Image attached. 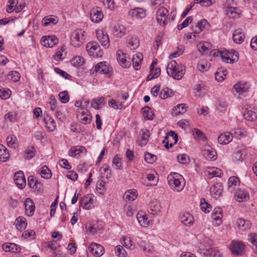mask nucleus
Instances as JSON below:
<instances>
[{"label": "nucleus", "mask_w": 257, "mask_h": 257, "mask_svg": "<svg viewBox=\"0 0 257 257\" xmlns=\"http://www.w3.org/2000/svg\"><path fill=\"white\" fill-rule=\"evenodd\" d=\"M210 67V65L205 59L200 60L197 64V68L201 72L206 71Z\"/></svg>", "instance_id": "41"}, {"label": "nucleus", "mask_w": 257, "mask_h": 257, "mask_svg": "<svg viewBox=\"0 0 257 257\" xmlns=\"http://www.w3.org/2000/svg\"><path fill=\"white\" fill-rule=\"evenodd\" d=\"M116 58L118 62L122 67H126L130 65L129 61L126 60V54L121 50L117 51Z\"/></svg>", "instance_id": "16"}, {"label": "nucleus", "mask_w": 257, "mask_h": 257, "mask_svg": "<svg viewBox=\"0 0 257 257\" xmlns=\"http://www.w3.org/2000/svg\"><path fill=\"white\" fill-rule=\"evenodd\" d=\"M20 78V74L16 71H12L8 75V79L14 82L18 81Z\"/></svg>", "instance_id": "51"}, {"label": "nucleus", "mask_w": 257, "mask_h": 257, "mask_svg": "<svg viewBox=\"0 0 257 257\" xmlns=\"http://www.w3.org/2000/svg\"><path fill=\"white\" fill-rule=\"evenodd\" d=\"M7 144L9 147L15 148L17 146V139L14 135H10L7 138Z\"/></svg>", "instance_id": "50"}, {"label": "nucleus", "mask_w": 257, "mask_h": 257, "mask_svg": "<svg viewBox=\"0 0 257 257\" xmlns=\"http://www.w3.org/2000/svg\"><path fill=\"white\" fill-rule=\"evenodd\" d=\"M65 111L66 109L63 107L58 109L55 113L56 117L62 121L65 120L66 118Z\"/></svg>", "instance_id": "49"}, {"label": "nucleus", "mask_w": 257, "mask_h": 257, "mask_svg": "<svg viewBox=\"0 0 257 257\" xmlns=\"http://www.w3.org/2000/svg\"><path fill=\"white\" fill-rule=\"evenodd\" d=\"M89 248L91 253L97 256H101L104 252L103 246L96 243H91Z\"/></svg>", "instance_id": "12"}, {"label": "nucleus", "mask_w": 257, "mask_h": 257, "mask_svg": "<svg viewBox=\"0 0 257 257\" xmlns=\"http://www.w3.org/2000/svg\"><path fill=\"white\" fill-rule=\"evenodd\" d=\"M10 157L7 149L3 145L0 144V160L6 162Z\"/></svg>", "instance_id": "37"}, {"label": "nucleus", "mask_w": 257, "mask_h": 257, "mask_svg": "<svg viewBox=\"0 0 257 257\" xmlns=\"http://www.w3.org/2000/svg\"><path fill=\"white\" fill-rule=\"evenodd\" d=\"M244 244L240 241H233L230 245V249L233 254L241 255L244 252Z\"/></svg>", "instance_id": "5"}, {"label": "nucleus", "mask_w": 257, "mask_h": 257, "mask_svg": "<svg viewBox=\"0 0 257 257\" xmlns=\"http://www.w3.org/2000/svg\"><path fill=\"white\" fill-rule=\"evenodd\" d=\"M42 22L44 26H47L51 23L56 24L58 22V21L57 19L55 18L45 17L43 19Z\"/></svg>", "instance_id": "54"}, {"label": "nucleus", "mask_w": 257, "mask_h": 257, "mask_svg": "<svg viewBox=\"0 0 257 257\" xmlns=\"http://www.w3.org/2000/svg\"><path fill=\"white\" fill-rule=\"evenodd\" d=\"M168 14V11L164 7H161L158 10L156 14V19L160 25H166V21Z\"/></svg>", "instance_id": "4"}, {"label": "nucleus", "mask_w": 257, "mask_h": 257, "mask_svg": "<svg viewBox=\"0 0 257 257\" xmlns=\"http://www.w3.org/2000/svg\"><path fill=\"white\" fill-rule=\"evenodd\" d=\"M39 173L42 177L45 179H50L52 176L51 170L46 166L40 168Z\"/></svg>", "instance_id": "39"}, {"label": "nucleus", "mask_w": 257, "mask_h": 257, "mask_svg": "<svg viewBox=\"0 0 257 257\" xmlns=\"http://www.w3.org/2000/svg\"><path fill=\"white\" fill-rule=\"evenodd\" d=\"M226 102L223 99H219L216 103V107L220 111H223L227 108Z\"/></svg>", "instance_id": "53"}, {"label": "nucleus", "mask_w": 257, "mask_h": 257, "mask_svg": "<svg viewBox=\"0 0 257 257\" xmlns=\"http://www.w3.org/2000/svg\"><path fill=\"white\" fill-rule=\"evenodd\" d=\"M178 162L182 164H187L189 162V157L186 154L179 155L177 157Z\"/></svg>", "instance_id": "62"}, {"label": "nucleus", "mask_w": 257, "mask_h": 257, "mask_svg": "<svg viewBox=\"0 0 257 257\" xmlns=\"http://www.w3.org/2000/svg\"><path fill=\"white\" fill-rule=\"evenodd\" d=\"M234 88L238 93H243L247 92L249 87L246 84L238 83L234 85Z\"/></svg>", "instance_id": "43"}, {"label": "nucleus", "mask_w": 257, "mask_h": 257, "mask_svg": "<svg viewBox=\"0 0 257 257\" xmlns=\"http://www.w3.org/2000/svg\"><path fill=\"white\" fill-rule=\"evenodd\" d=\"M151 110V108L149 106H145L142 108L144 117L148 120H153L154 118V114Z\"/></svg>", "instance_id": "42"}, {"label": "nucleus", "mask_w": 257, "mask_h": 257, "mask_svg": "<svg viewBox=\"0 0 257 257\" xmlns=\"http://www.w3.org/2000/svg\"><path fill=\"white\" fill-rule=\"evenodd\" d=\"M246 109H248V108L247 107ZM243 117L247 121L255 120L257 119V110L256 111L251 109L247 110L243 113Z\"/></svg>", "instance_id": "26"}, {"label": "nucleus", "mask_w": 257, "mask_h": 257, "mask_svg": "<svg viewBox=\"0 0 257 257\" xmlns=\"http://www.w3.org/2000/svg\"><path fill=\"white\" fill-rule=\"evenodd\" d=\"M198 50L201 53H205L211 49V45L207 42H202L197 45Z\"/></svg>", "instance_id": "38"}, {"label": "nucleus", "mask_w": 257, "mask_h": 257, "mask_svg": "<svg viewBox=\"0 0 257 257\" xmlns=\"http://www.w3.org/2000/svg\"><path fill=\"white\" fill-rule=\"evenodd\" d=\"M180 221L185 225H192L194 222L193 216L189 213H182L180 214Z\"/></svg>", "instance_id": "14"}, {"label": "nucleus", "mask_w": 257, "mask_h": 257, "mask_svg": "<svg viewBox=\"0 0 257 257\" xmlns=\"http://www.w3.org/2000/svg\"><path fill=\"white\" fill-rule=\"evenodd\" d=\"M44 121L46 127L49 131L52 132L55 130L56 128V122L52 117L47 116L44 118Z\"/></svg>", "instance_id": "28"}, {"label": "nucleus", "mask_w": 257, "mask_h": 257, "mask_svg": "<svg viewBox=\"0 0 257 257\" xmlns=\"http://www.w3.org/2000/svg\"><path fill=\"white\" fill-rule=\"evenodd\" d=\"M15 223L17 228L19 230L25 229L27 224L26 219L21 217H19L16 219Z\"/></svg>", "instance_id": "32"}, {"label": "nucleus", "mask_w": 257, "mask_h": 257, "mask_svg": "<svg viewBox=\"0 0 257 257\" xmlns=\"http://www.w3.org/2000/svg\"><path fill=\"white\" fill-rule=\"evenodd\" d=\"M3 249L6 251H12V252H17L18 250L17 245L15 243H10L9 244H4L3 245Z\"/></svg>", "instance_id": "46"}, {"label": "nucleus", "mask_w": 257, "mask_h": 257, "mask_svg": "<svg viewBox=\"0 0 257 257\" xmlns=\"http://www.w3.org/2000/svg\"><path fill=\"white\" fill-rule=\"evenodd\" d=\"M90 17L92 22L98 23L102 21L103 14L98 8H93L91 10Z\"/></svg>", "instance_id": "6"}, {"label": "nucleus", "mask_w": 257, "mask_h": 257, "mask_svg": "<svg viewBox=\"0 0 257 257\" xmlns=\"http://www.w3.org/2000/svg\"><path fill=\"white\" fill-rule=\"evenodd\" d=\"M93 199L91 198L90 195L87 194L84 196L82 200L80 201V203L83 207L86 209H89L91 208L90 204L93 203Z\"/></svg>", "instance_id": "27"}, {"label": "nucleus", "mask_w": 257, "mask_h": 257, "mask_svg": "<svg viewBox=\"0 0 257 257\" xmlns=\"http://www.w3.org/2000/svg\"><path fill=\"white\" fill-rule=\"evenodd\" d=\"M239 178L237 177H230L228 180V189H231L232 186H236L239 183Z\"/></svg>", "instance_id": "56"}, {"label": "nucleus", "mask_w": 257, "mask_h": 257, "mask_svg": "<svg viewBox=\"0 0 257 257\" xmlns=\"http://www.w3.org/2000/svg\"><path fill=\"white\" fill-rule=\"evenodd\" d=\"M96 36L97 40L104 47L107 48L109 47V39L106 34H105L102 30H99L97 31Z\"/></svg>", "instance_id": "9"}, {"label": "nucleus", "mask_w": 257, "mask_h": 257, "mask_svg": "<svg viewBox=\"0 0 257 257\" xmlns=\"http://www.w3.org/2000/svg\"><path fill=\"white\" fill-rule=\"evenodd\" d=\"M137 218L140 224L143 227H146L150 223V220L148 219L147 216L142 211L137 213Z\"/></svg>", "instance_id": "19"}, {"label": "nucleus", "mask_w": 257, "mask_h": 257, "mask_svg": "<svg viewBox=\"0 0 257 257\" xmlns=\"http://www.w3.org/2000/svg\"><path fill=\"white\" fill-rule=\"evenodd\" d=\"M72 63L74 66H81L84 63L83 59L80 56H76L72 60Z\"/></svg>", "instance_id": "61"}, {"label": "nucleus", "mask_w": 257, "mask_h": 257, "mask_svg": "<svg viewBox=\"0 0 257 257\" xmlns=\"http://www.w3.org/2000/svg\"><path fill=\"white\" fill-rule=\"evenodd\" d=\"M35 152V148L33 147L28 148L24 152V157L26 159L30 160L34 157Z\"/></svg>", "instance_id": "48"}, {"label": "nucleus", "mask_w": 257, "mask_h": 257, "mask_svg": "<svg viewBox=\"0 0 257 257\" xmlns=\"http://www.w3.org/2000/svg\"><path fill=\"white\" fill-rule=\"evenodd\" d=\"M232 140V134L228 132L222 134L218 137V142L221 145L228 144Z\"/></svg>", "instance_id": "18"}, {"label": "nucleus", "mask_w": 257, "mask_h": 257, "mask_svg": "<svg viewBox=\"0 0 257 257\" xmlns=\"http://www.w3.org/2000/svg\"><path fill=\"white\" fill-rule=\"evenodd\" d=\"M213 240L207 237H205L203 238L200 245L199 246L200 250L203 251L202 248H209L213 245Z\"/></svg>", "instance_id": "31"}, {"label": "nucleus", "mask_w": 257, "mask_h": 257, "mask_svg": "<svg viewBox=\"0 0 257 257\" xmlns=\"http://www.w3.org/2000/svg\"><path fill=\"white\" fill-rule=\"evenodd\" d=\"M197 29L194 30L193 33L198 34L200 33L203 29H209L210 25L205 19H202L200 20L196 25Z\"/></svg>", "instance_id": "20"}, {"label": "nucleus", "mask_w": 257, "mask_h": 257, "mask_svg": "<svg viewBox=\"0 0 257 257\" xmlns=\"http://www.w3.org/2000/svg\"><path fill=\"white\" fill-rule=\"evenodd\" d=\"M26 214L30 217L32 216L35 211V205L33 200L30 198H27L25 201Z\"/></svg>", "instance_id": "10"}, {"label": "nucleus", "mask_w": 257, "mask_h": 257, "mask_svg": "<svg viewBox=\"0 0 257 257\" xmlns=\"http://www.w3.org/2000/svg\"><path fill=\"white\" fill-rule=\"evenodd\" d=\"M10 92L9 90H6L5 88L0 87V98L4 99L9 98Z\"/></svg>", "instance_id": "64"}, {"label": "nucleus", "mask_w": 257, "mask_h": 257, "mask_svg": "<svg viewBox=\"0 0 257 257\" xmlns=\"http://www.w3.org/2000/svg\"><path fill=\"white\" fill-rule=\"evenodd\" d=\"M115 253L119 257H125L126 253V251L121 245H118L115 247Z\"/></svg>", "instance_id": "57"}, {"label": "nucleus", "mask_w": 257, "mask_h": 257, "mask_svg": "<svg viewBox=\"0 0 257 257\" xmlns=\"http://www.w3.org/2000/svg\"><path fill=\"white\" fill-rule=\"evenodd\" d=\"M185 69L182 66H179L174 60L171 61L167 66V73L174 79L180 80L184 75Z\"/></svg>", "instance_id": "1"}, {"label": "nucleus", "mask_w": 257, "mask_h": 257, "mask_svg": "<svg viewBox=\"0 0 257 257\" xmlns=\"http://www.w3.org/2000/svg\"><path fill=\"white\" fill-rule=\"evenodd\" d=\"M143 59V56L142 54H138L136 56H134L132 58L133 66L135 69L137 70L140 68V65Z\"/></svg>", "instance_id": "36"}, {"label": "nucleus", "mask_w": 257, "mask_h": 257, "mask_svg": "<svg viewBox=\"0 0 257 257\" xmlns=\"http://www.w3.org/2000/svg\"><path fill=\"white\" fill-rule=\"evenodd\" d=\"M202 249L203 253L206 256L209 257H221V254L220 252L213 248Z\"/></svg>", "instance_id": "25"}, {"label": "nucleus", "mask_w": 257, "mask_h": 257, "mask_svg": "<svg viewBox=\"0 0 257 257\" xmlns=\"http://www.w3.org/2000/svg\"><path fill=\"white\" fill-rule=\"evenodd\" d=\"M156 159L157 157L150 153H147L145 155V160L148 163L153 164Z\"/></svg>", "instance_id": "58"}, {"label": "nucleus", "mask_w": 257, "mask_h": 257, "mask_svg": "<svg viewBox=\"0 0 257 257\" xmlns=\"http://www.w3.org/2000/svg\"><path fill=\"white\" fill-rule=\"evenodd\" d=\"M139 45L140 41L137 36L128 37L127 46L131 50L136 49Z\"/></svg>", "instance_id": "23"}, {"label": "nucleus", "mask_w": 257, "mask_h": 257, "mask_svg": "<svg viewBox=\"0 0 257 257\" xmlns=\"http://www.w3.org/2000/svg\"><path fill=\"white\" fill-rule=\"evenodd\" d=\"M95 70L97 72L101 74H108L109 72V67L106 65V62L98 63L95 66Z\"/></svg>", "instance_id": "21"}, {"label": "nucleus", "mask_w": 257, "mask_h": 257, "mask_svg": "<svg viewBox=\"0 0 257 257\" xmlns=\"http://www.w3.org/2000/svg\"><path fill=\"white\" fill-rule=\"evenodd\" d=\"M104 98L103 97L93 99L91 102V106L95 109H99L104 104Z\"/></svg>", "instance_id": "33"}, {"label": "nucleus", "mask_w": 257, "mask_h": 257, "mask_svg": "<svg viewBox=\"0 0 257 257\" xmlns=\"http://www.w3.org/2000/svg\"><path fill=\"white\" fill-rule=\"evenodd\" d=\"M202 153L207 160H215L216 159V153L210 146H207L202 150Z\"/></svg>", "instance_id": "13"}, {"label": "nucleus", "mask_w": 257, "mask_h": 257, "mask_svg": "<svg viewBox=\"0 0 257 257\" xmlns=\"http://www.w3.org/2000/svg\"><path fill=\"white\" fill-rule=\"evenodd\" d=\"M226 15L230 18H234L237 15L236 9L233 7L228 8L226 10Z\"/></svg>", "instance_id": "63"}, {"label": "nucleus", "mask_w": 257, "mask_h": 257, "mask_svg": "<svg viewBox=\"0 0 257 257\" xmlns=\"http://www.w3.org/2000/svg\"><path fill=\"white\" fill-rule=\"evenodd\" d=\"M58 42V39L55 36L43 37L41 40L42 45L46 47L52 48Z\"/></svg>", "instance_id": "8"}, {"label": "nucleus", "mask_w": 257, "mask_h": 257, "mask_svg": "<svg viewBox=\"0 0 257 257\" xmlns=\"http://www.w3.org/2000/svg\"><path fill=\"white\" fill-rule=\"evenodd\" d=\"M232 39L233 41L237 44H241L244 39V35L241 29H237L234 31Z\"/></svg>", "instance_id": "22"}, {"label": "nucleus", "mask_w": 257, "mask_h": 257, "mask_svg": "<svg viewBox=\"0 0 257 257\" xmlns=\"http://www.w3.org/2000/svg\"><path fill=\"white\" fill-rule=\"evenodd\" d=\"M84 35L81 30L74 31L71 36V44L75 47H80L83 44Z\"/></svg>", "instance_id": "3"}, {"label": "nucleus", "mask_w": 257, "mask_h": 257, "mask_svg": "<svg viewBox=\"0 0 257 257\" xmlns=\"http://www.w3.org/2000/svg\"><path fill=\"white\" fill-rule=\"evenodd\" d=\"M139 245L143 249V250L145 252L149 253L152 252L153 248L151 246L148 242L144 241L141 239L138 241Z\"/></svg>", "instance_id": "34"}, {"label": "nucleus", "mask_w": 257, "mask_h": 257, "mask_svg": "<svg viewBox=\"0 0 257 257\" xmlns=\"http://www.w3.org/2000/svg\"><path fill=\"white\" fill-rule=\"evenodd\" d=\"M137 196L136 191L130 190L125 193L123 196V198L127 201H134L135 200Z\"/></svg>", "instance_id": "47"}, {"label": "nucleus", "mask_w": 257, "mask_h": 257, "mask_svg": "<svg viewBox=\"0 0 257 257\" xmlns=\"http://www.w3.org/2000/svg\"><path fill=\"white\" fill-rule=\"evenodd\" d=\"M85 228L87 232L92 234H94L97 231H100L103 229V226L101 222H97L94 224L91 223H87Z\"/></svg>", "instance_id": "11"}, {"label": "nucleus", "mask_w": 257, "mask_h": 257, "mask_svg": "<svg viewBox=\"0 0 257 257\" xmlns=\"http://www.w3.org/2000/svg\"><path fill=\"white\" fill-rule=\"evenodd\" d=\"M129 15L137 19H143L146 16V11L142 8H136L128 12Z\"/></svg>", "instance_id": "15"}, {"label": "nucleus", "mask_w": 257, "mask_h": 257, "mask_svg": "<svg viewBox=\"0 0 257 257\" xmlns=\"http://www.w3.org/2000/svg\"><path fill=\"white\" fill-rule=\"evenodd\" d=\"M200 207L202 211L205 213H209L211 208V206L206 202L203 198L200 199Z\"/></svg>", "instance_id": "44"}, {"label": "nucleus", "mask_w": 257, "mask_h": 257, "mask_svg": "<svg viewBox=\"0 0 257 257\" xmlns=\"http://www.w3.org/2000/svg\"><path fill=\"white\" fill-rule=\"evenodd\" d=\"M182 176L177 173H171L168 175L167 180L170 187L177 191H180L183 188V186L181 185L180 179Z\"/></svg>", "instance_id": "2"}, {"label": "nucleus", "mask_w": 257, "mask_h": 257, "mask_svg": "<svg viewBox=\"0 0 257 257\" xmlns=\"http://www.w3.org/2000/svg\"><path fill=\"white\" fill-rule=\"evenodd\" d=\"M237 227L242 230H245L250 227V223L243 218H239L237 220Z\"/></svg>", "instance_id": "29"}, {"label": "nucleus", "mask_w": 257, "mask_h": 257, "mask_svg": "<svg viewBox=\"0 0 257 257\" xmlns=\"http://www.w3.org/2000/svg\"><path fill=\"white\" fill-rule=\"evenodd\" d=\"M28 185L32 188L39 190L41 187V184L38 182L36 178L31 176L28 178Z\"/></svg>", "instance_id": "35"}, {"label": "nucleus", "mask_w": 257, "mask_h": 257, "mask_svg": "<svg viewBox=\"0 0 257 257\" xmlns=\"http://www.w3.org/2000/svg\"><path fill=\"white\" fill-rule=\"evenodd\" d=\"M151 213L153 215L157 214L161 211L160 206L157 202L153 201L150 205Z\"/></svg>", "instance_id": "52"}, {"label": "nucleus", "mask_w": 257, "mask_h": 257, "mask_svg": "<svg viewBox=\"0 0 257 257\" xmlns=\"http://www.w3.org/2000/svg\"><path fill=\"white\" fill-rule=\"evenodd\" d=\"M14 180L17 186L21 189L23 188L26 185V181L22 171H18L14 175Z\"/></svg>", "instance_id": "7"}, {"label": "nucleus", "mask_w": 257, "mask_h": 257, "mask_svg": "<svg viewBox=\"0 0 257 257\" xmlns=\"http://www.w3.org/2000/svg\"><path fill=\"white\" fill-rule=\"evenodd\" d=\"M173 92L168 88L162 89L159 94V96L162 99H166L173 95Z\"/></svg>", "instance_id": "45"}, {"label": "nucleus", "mask_w": 257, "mask_h": 257, "mask_svg": "<svg viewBox=\"0 0 257 257\" xmlns=\"http://www.w3.org/2000/svg\"><path fill=\"white\" fill-rule=\"evenodd\" d=\"M235 197L237 201L242 202L249 198V194L245 190L239 189L235 193Z\"/></svg>", "instance_id": "24"}, {"label": "nucleus", "mask_w": 257, "mask_h": 257, "mask_svg": "<svg viewBox=\"0 0 257 257\" xmlns=\"http://www.w3.org/2000/svg\"><path fill=\"white\" fill-rule=\"evenodd\" d=\"M193 20V18L191 16L187 17L181 24L178 26V29L181 30L184 28L186 27L188 25L191 23Z\"/></svg>", "instance_id": "59"}, {"label": "nucleus", "mask_w": 257, "mask_h": 257, "mask_svg": "<svg viewBox=\"0 0 257 257\" xmlns=\"http://www.w3.org/2000/svg\"><path fill=\"white\" fill-rule=\"evenodd\" d=\"M194 136L195 139L198 140L202 141L203 142L205 141L206 137L203 132L196 128L194 129Z\"/></svg>", "instance_id": "60"}, {"label": "nucleus", "mask_w": 257, "mask_h": 257, "mask_svg": "<svg viewBox=\"0 0 257 257\" xmlns=\"http://www.w3.org/2000/svg\"><path fill=\"white\" fill-rule=\"evenodd\" d=\"M99 49V46L95 42L88 43L86 45V50L91 56H98L97 50Z\"/></svg>", "instance_id": "17"}, {"label": "nucleus", "mask_w": 257, "mask_h": 257, "mask_svg": "<svg viewBox=\"0 0 257 257\" xmlns=\"http://www.w3.org/2000/svg\"><path fill=\"white\" fill-rule=\"evenodd\" d=\"M186 111V107L185 106V104L182 103L177 105L173 109V114H174L175 115H178L179 114H182L184 113Z\"/></svg>", "instance_id": "40"}, {"label": "nucleus", "mask_w": 257, "mask_h": 257, "mask_svg": "<svg viewBox=\"0 0 257 257\" xmlns=\"http://www.w3.org/2000/svg\"><path fill=\"white\" fill-rule=\"evenodd\" d=\"M142 132L141 139L138 141L139 145L142 147L147 144L150 136V132L148 130L145 129V130H142Z\"/></svg>", "instance_id": "30"}, {"label": "nucleus", "mask_w": 257, "mask_h": 257, "mask_svg": "<svg viewBox=\"0 0 257 257\" xmlns=\"http://www.w3.org/2000/svg\"><path fill=\"white\" fill-rule=\"evenodd\" d=\"M59 97L61 102L63 103L68 102L69 100V96L67 91H64L60 92L59 94Z\"/></svg>", "instance_id": "55"}]
</instances>
